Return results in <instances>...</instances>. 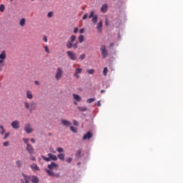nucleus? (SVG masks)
<instances>
[{"mask_svg": "<svg viewBox=\"0 0 183 183\" xmlns=\"http://www.w3.org/2000/svg\"><path fill=\"white\" fill-rule=\"evenodd\" d=\"M44 50L47 54H50V51L48 46H44Z\"/></svg>", "mask_w": 183, "mask_h": 183, "instance_id": "obj_39", "label": "nucleus"}, {"mask_svg": "<svg viewBox=\"0 0 183 183\" xmlns=\"http://www.w3.org/2000/svg\"><path fill=\"white\" fill-rule=\"evenodd\" d=\"M56 151L59 152V153H63L64 152V149L62 147H58L56 149Z\"/></svg>", "mask_w": 183, "mask_h": 183, "instance_id": "obj_37", "label": "nucleus"}, {"mask_svg": "<svg viewBox=\"0 0 183 183\" xmlns=\"http://www.w3.org/2000/svg\"><path fill=\"white\" fill-rule=\"evenodd\" d=\"M24 130L27 134H31L34 131L30 123H28L25 125Z\"/></svg>", "mask_w": 183, "mask_h": 183, "instance_id": "obj_11", "label": "nucleus"}, {"mask_svg": "<svg viewBox=\"0 0 183 183\" xmlns=\"http://www.w3.org/2000/svg\"><path fill=\"white\" fill-rule=\"evenodd\" d=\"M94 14H95V11H92L90 12L89 16V19H91L94 18V16H95Z\"/></svg>", "mask_w": 183, "mask_h": 183, "instance_id": "obj_32", "label": "nucleus"}, {"mask_svg": "<svg viewBox=\"0 0 183 183\" xmlns=\"http://www.w3.org/2000/svg\"><path fill=\"white\" fill-rule=\"evenodd\" d=\"M103 74H104V76H107V74H108V68L107 67L104 68Z\"/></svg>", "mask_w": 183, "mask_h": 183, "instance_id": "obj_30", "label": "nucleus"}, {"mask_svg": "<svg viewBox=\"0 0 183 183\" xmlns=\"http://www.w3.org/2000/svg\"><path fill=\"white\" fill-rule=\"evenodd\" d=\"M87 73H88L89 74L92 75V74H94V73H95V70H94V69H88V70H87Z\"/></svg>", "mask_w": 183, "mask_h": 183, "instance_id": "obj_31", "label": "nucleus"}, {"mask_svg": "<svg viewBox=\"0 0 183 183\" xmlns=\"http://www.w3.org/2000/svg\"><path fill=\"white\" fill-rule=\"evenodd\" d=\"M10 136V133H6L4 139H6Z\"/></svg>", "mask_w": 183, "mask_h": 183, "instance_id": "obj_44", "label": "nucleus"}, {"mask_svg": "<svg viewBox=\"0 0 183 183\" xmlns=\"http://www.w3.org/2000/svg\"><path fill=\"white\" fill-rule=\"evenodd\" d=\"M79 59L81 61H83L84 59H85V54H81L79 56Z\"/></svg>", "mask_w": 183, "mask_h": 183, "instance_id": "obj_40", "label": "nucleus"}, {"mask_svg": "<svg viewBox=\"0 0 183 183\" xmlns=\"http://www.w3.org/2000/svg\"><path fill=\"white\" fill-rule=\"evenodd\" d=\"M61 122L63 126L66 127H70L71 125V123L66 119H63L61 120Z\"/></svg>", "mask_w": 183, "mask_h": 183, "instance_id": "obj_16", "label": "nucleus"}, {"mask_svg": "<svg viewBox=\"0 0 183 183\" xmlns=\"http://www.w3.org/2000/svg\"><path fill=\"white\" fill-rule=\"evenodd\" d=\"M50 152L54 153V154L56 153V152L55 151V149L54 148L50 149Z\"/></svg>", "mask_w": 183, "mask_h": 183, "instance_id": "obj_47", "label": "nucleus"}, {"mask_svg": "<svg viewBox=\"0 0 183 183\" xmlns=\"http://www.w3.org/2000/svg\"><path fill=\"white\" fill-rule=\"evenodd\" d=\"M64 76V70L61 67H58L56 71L55 79L56 81H60Z\"/></svg>", "mask_w": 183, "mask_h": 183, "instance_id": "obj_5", "label": "nucleus"}, {"mask_svg": "<svg viewBox=\"0 0 183 183\" xmlns=\"http://www.w3.org/2000/svg\"><path fill=\"white\" fill-rule=\"evenodd\" d=\"M114 46V43L110 44V47H113Z\"/></svg>", "mask_w": 183, "mask_h": 183, "instance_id": "obj_56", "label": "nucleus"}, {"mask_svg": "<svg viewBox=\"0 0 183 183\" xmlns=\"http://www.w3.org/2000/svg\"><path fill=\"white\" fill-rule=\"evenodd\" d=\"M101 54L102 59H106L108 57V51L107 50V46L105 45H102L100 48Z\"/></svg>", "mask_w": 183, "mask_h": 183, "instance_id": "obj_8", "label": "nucleus"}, {"mask_svg": "<svg viewBox=\"0 0 183 183\" xmlns=\"http://www.w3.org/2000/svg\"><path fill=\"white\" fill-rule=\"evenodd\" d=\"M53 16H54V13L52 11L49 12L47 14L48 18H52Z\"/></svg>", "mask_w": 183, "mask_h": 183, "instance_id": "obj_38", "label": "nucleus"}, {"mask_svg": "<svg viewBox=\"0 0 183 183\" xmlns=\"http://www.w3.org/2000/svg\"><path fill=\"white\" fill-rule=\"evenodd\" d=\"M104 93H105V90H104V89H102V90L101 91V94H104Z\"/></svg>", "mask_w": 183, "mask_h": 183, "instance_id": "obj_55", "label": "nucleus"}, {"mask_svg": "<svg viewBox=\"0 0 183 183\" xmlns=\"http://www.w3.org/2000/svg\"><path fill=\"white\" fill-rule=\"evenodd\" d=\"M26 98L29 100H32L34 99V94L31 91L27 90L26 91Z\"/></svg>", "mask_w": 183, "mask_h": 183, "instance_id": "obj_15", "label": "nucleus"}, {"mask_svg": "<svg viewBox=\"0 0 183 183\" xmlns=\"http://www.w3.org/2000/svg\"><path fill=\"white\" fill-rule=\"evenodd\" d=\"M97 107H101V101L97 102Z\"/></svg>", "mask_w": 183, "mask_h": 183, "instance_id": "obj_53", "label": "nucleus"}, {"mask_svg": "<svg viewBox=\"0 0 183 183\" xmlns=\"http://www.w3.org/2000/svg\"><path fill=\"white\" fill-rule=\"evenodd\" d=\"M76 40V36L75 35H71L70 36V40L67 41V43L66 44V46L68 49H72V43H74Z\"/></svg>", "mask_w": 183, "mask_h": 183, "instance_id": "obj_6", "label": "nucleus"}, {"mask_svg": "<svg viewBox=\"0 0 183 183\" xmlns=\"http://www.w3.org/2000/svg\"><path fill=\"white\" fill-rule=\"evenodd\" d=\"M107 11H108V4H103L101 8V12L103 14H105L107 13Z\"/></svg>", "mask_w": 183, "mask_h": 183, "instance_id": "obj_18", "label": "nucleus"}, {"mask_svg": "<svg viewBox=\"0 0 183 183\" xmlns=\"http://www.w3.org/2000/svg\"><path fill=\"white\" fill-rule=\"evenodd\" d=\"M43 40L44 41L45 43L48 42V38L46 35L43 36Z\"/></svg>", "mask_w": 183, "mask_h": 183, "instance_id": "obj_41", "label": "nucleus"}, {"mask_svg": "<svg viewBox=\"0 0 183 183\" xmlns=\"http://www.w3.org/2000/svg\"><path fill=\"white\" fill-rule=\"evenodd\" d=\"M57 157L61 160V161H64L65 160V154L63 153H60L57 155Z\"/></svg>", "mask_w": 183, "mask_h": 183, "instance_id": "obj_22", "label": "nucleus"}, {"mask_svg": "<svg viewBox=\"0 0 183 183\" xmlns=\"http://www.w3.org/2000/svg\"><path fill=\"white\" fill-rule=\"evenodd\" d=\"M86 19H88V14H85L83 17H82V19L83 20H86Z\"/></svg>", "mask_w": 183, "mask_h": 183, "instance_id": "obj_43", "label": "nucleus"}, {"mask_svg": "<svg viewBox=\"0 0 183 183\" xmlns=\"http://www.w3.org/2000/svg\"><path fill=\"white\" fill-rule=\"evenodd\" d=\"M23 141L26 144V146H28V144H29V139L28 138H23Z\"/></svg>", "mask_w": 183, "mask_h": 183, "instance_id": "obj_34", "label": "nucleus"}, {"mask_svg": "<svg viewBox=\"0 0 183 183\" xmlns=\"http://www.w3.org/2000/svg\"><path fill=\"white\" fill-rule=\"evenodd\" d=\"M26 149L30 154H32L34 152V149L30 144H27Z\"/></svg>", "mask_w": 183, "mask_h": 183, "instance_id": "obj_13", "label": "nucleus"}, {"mask_svg": "<svg viewBox=\"0 0 183 183\" xmlns=\"http://www.w3.org/2000/svg\"><path fill=\"white\" fill-rule=\"evenodd\" d=\"M78 41L80 44H82V42H84V35H80L78 37Z\"/></svg>", "mask_w": 183, "mask_h": 183, "instance_id": "obj_27", "label": "nucleus"}, {"mask_svg": "<svg viewBox=\"0 0 183 183\" xmlns=\"http://www.w3.org/2000/svg\"><path fill=\"white\" fill-rule=\"evenodd\" d=\"M74 126H78V121L74 120Z\"/></svg>", "mask_w": 183, "mask_h": 183, "instance_id": "obj_51", "label": "nucleus"}, {"mask_svg": "<svg viewBox=\"0 0 183 183\" xmlns=\"http://www.w3.org/2000/svg\"><path fill=\"white\" fill-rule=\"evenodd\" d=\"M97 29L99 32H102V21H100L98 23V25L97 26Z\"/></svg>", "mask_w": 183, "mask_h": 183, "instance_id": "obj_20", "label": "nucleus"}, {"mask_svg": "<svg viewBox=\"0 0 183 183\" xmlns=\"http://www.w3.org/2000/svg\"><path fill=\"white\" fill-rule=\"evenodd\" d=\"M10 2H13V0H10Z\"/></svg>", "mask_w": 183, "mask_h": 183, "instance_id": "obj_59", "label": "nucleus"}, {"mask_svg": "<svg viewBox=\"0 0 183 183\" xmlns=\"http://www.w3.org/2000/svg\"><path fill=\"white\" fill-rule=\"evenodd\" d=\"M84 32H85V29L82 28V29H81L79 30V34H84Z\"/></svg>", "mask_w": 183, "mask_h": 183, "instance_id": "obj_45", "label": "nucleus"}, {"mask_svg": "<svg viewBox=\"0 0 183 183\" xmlns=\"http://www.w3.org/2000/svg\"><path fill=\"white\" fill-rule=\"evenodd\" d=\"M66 54H67V56H68V57L69 58L70 60L76 61V54H75V52H74L72 51H67Z\"/></svg>", "mask_w": 183, "mask_h": 183, "instance_id": "obj_9", "label": "nucleus"}, {"mask_svg": "<svg viewBox=\"0 0 183 183\" xmlns=\"http://www.w3.org/2000/svg\"><path fill=\"white\" fill-rule=\"evenodd\" d=\"M25 182H22V183H30L29 179L32 182V183H39V178L36 176H31L28 177L26 175H24Z\"/></svg>", "mask_w": 183, "mask_h": 183, "instance_id": "obj_3", "label": "nucleus"}, {"mask_svg": "<svg viewBox=\"0 0 183 183\" xmlns=\"http://www.w3.org/2000/svg\"><path fill=\"white\" fill-rule=\"evenodd\" d=\"M5 11V6L4 4L0 5V11L4 12Z\"/></svg>", "mask_w": 183, "mask_h": 183, "instance_id": "obj_35", "label": "nucleus"}, {"mask_svg": "<svg viewBox=\"0 0 183 183\" xmlns=\"http://www.w3.org/2000/svg\"><path fill=\"white\" fill-rule=\"evenodd\" d=\"M82 73V69L81 68H76L75 69V72L74 74V76L76 78V79H79L81 78V76H79V74H81Z\"/></svg>", "mask_w": 183, "mask_h": 183, "instance_id": "obj_12", "label": "nucleus"}, {"mask_svg": "<svg viewBox=\"0 0 183 183\" xmlns=\"http://www.w3.org/2000/svg\"><path fill=\"white\" fill-rule=\"evenodd\" d=\"M6 59V54L5 51H2V52L0 54V67L5 66V64L4 60Z\"/></svg>", "mask_w": 183, "mask_h": 183, "instance_id": "obj_7", "label": "nucleus"}, {"mask_svg": "<svg viewBox=\"0 0 183 183\" xmlns=\"http://www.w3.org/2000/svg\"><path fill=\"white\" fill-rule=\"evenodd\" d=\"M9 145V142H4V147H8Z\"/></svg>", "mask_w": 183, "mask_h": 183, "instance_id": "obj_48", "label": "nucleus"}, {"mask_svg": "<svg viewBox=\"0 0 183 183\" xmlns=\"http://www.w3.org/2000/svg\"><path fill=\"white\" fill-rule=\"evenodd\" d=\"M30 160L35 162V161H36V158L34 156H31Z\"/></svg>", "mask_w": 183, "mask_h": 183, "instance_id": "obj_42", "label": "nucleus"}, {"mask_svg": "<svg viewBox=\"0 0 183 183\" xmlns=\"http://www.w3.org/2000/svg\"><path fill=\"white\" fill-rule=\"evenodd\" d=\"M26 19L25 18H22L19 21V25L21 27H24L26 26Z\"/></svg>", "mask_w": 183, "mask_h": 183, "instance_id": "obj_19", "label": "nucleus"}, {"mask_svg": "<svg viewBox=\"0 0 183 183\" xmlns=\"http://www.w3.org/2000/svg\"><path fill=\"white\" fill-rule=\"evenodd\" d=\"M73 97L77 102H81V96H79V94H73Z\"/></svg>", "mask_w": 183, "mask_h": 183, "instance_id": "obj_21", "label": "nucleus"}, {"mask_svg": "<svg viewBox=\"0 0 183 183\" xmlns=\"http://www.w3.org/2000/svg\"><path fill=\"white\" fill-rule=\"evenodd\" d=\"M5 133V129L3 125H0V134H4Z\"/></svg>", "mask_w": 183, "mask_h": 183, "instance_id": "obj_28", "label": "nucleus"}, {"mask_svg": "<svg viewBox=\"0 0 183 183\" xmlns=\"http://www.w3.org/2000/svg\"><path fill=\"white\" fill-rule=\"evenodd\" d=\"M31 169L34 171V172H39L40 170V167L37 165V164L36 163H33L31 165Z\"/></svg>", "mask_w": 183, "mask_h": 183, "instance_id": "obj_17", "label": "nucleus"}, {"mask_svg": "<svg viewBox=\"0 0 183 183\" xmlns=\"http://www.w3.org/2000/svg\"><path fill=\"white\" fill-rule=\"evenodd\" d=\"M72 47H73L74 49H78V41H76L74 44H72Z\"/></svg>", "mask_w": 183, "mask_h": 183, "instance_id": "obj_36", "label": "nucleus"}, {"mask_svg": "<svg viewBox=\"0 0 183 183\" xmlns=\"http://www.w3.org/2000/svg\"><path fill=\"white\" fill-rule=\"evenodd\" d=\"M66 162H67V163L72 162V158H71V157L67 158Z\"/></svg>", "mask_w": 183, "mask_h": 183, "instance_id": "obj_46", "label": "nucleus"}, {"mask_svg": "<svg viewBox=\"0 0 183 183\" xmlns=\"http://www.w3.org/2000/svg\"><path fill=\"white\" fill-rule=\"evenodd\" d=\"M31 143L35 144L36 143V139L34 138H31Z\"/></svg>", "mask_w": 183, "mask_h": 183, "instance_id": "obj_49", "label": "nucleus"}, {"mask_svg": "<svg viewBox=\"0 0 183 183\" xmlns=\"http://www.w3.org/2000/svg\"><path fill=\"white\" fill-rule=\"evenodd\" d=\"M3 71V68L1 66H0V71Z\"/></svg>", "mask_w": 183, "mask_h": 183, "instance_id": "obj_57", "label": "nucleus"}, {"mask_svg": "<svg viewBox=\"0 0 183 183\" xmlns=\"http://www.w3.org/2000/svg\"><path fill=\"white\" fill-rule=\"evenodd\" d=\"M34 84H35L36 85H37V86H39V85H40V81H34Z\"/></svg>", "mask_w": 183, "mask_h": 183, "instance_id": "obj_50", "label": "nucleus"}, {"mask_svg": "<svg viewBox=\"0 0 183 183\" xmlns=\"http://www.w3.org/2000/svg\"><path fill=\"white\" fill-rule=\"evenodd\" d=\"M16 167H17L18 168L21 167H22V162H21V160H17V161L16 162Z\"/></svg>", "mask_w": 183, "mask_h": 183, "instance_id": "obj_26", "label": "nucleus"}, {"mask_svg": "<svg viewBox=\"0 0 183 183\" xmlns=\"http://www.w3.org/2000/svg\"><path fill=\"white\" fill-rule=\"evenodd\" d=\"M74 34L78 33V28H74Z\"/></svg>", "mask_w": 183, "mask_h": 183, "instance_id": "obj_52", "label": "nucleus"}, {"mask_svg": "<svg viewBox=\"0 0 183 183\" xmlns=\"http://www.w3.org/2000/svg\"><path fill=\"white\" fill-rule=\"evenodd\" d=\"M31 1H34V0H31Z\"/></svg>", "mask_w": 183, "mask_h": 183, "instance_id": "obj_60", "label": "nucleus"}, {"mask_svg": "<svg viewBox=\"0 0 183 183\" xmlns=\"http://www.w3.org/2000/svg\"><path fill=\"white\" fill-rule=\"evenodd\" d=\"M11 126L14 129H19L20 128V122L19 120L13 121Z\"/></svg>", "mask_w": 183, "mask_h": 183, "instance_id": "obj_10", "label": "nucleus"}, {"mask_svg": "<svg viewBox=\"0 0 183 183\" xmlns=\"http://www.w3.org/2000/svg\"><path fill=\"white\" fill-rule=\"evenodd\" d=\"M105 24H106V26H109L108 19H106Z\"/></svg>", "mask_w": 183, "mask_h": 183, "instance_id": "obj_54", "label": "nucleus"}, {"mask_svg": "<svg viewBox=\"0 0 183 183\" xmlns=\"http://www.w3.org/2000/svg\"><path fill=\"white\" fill-rule=\"evenodd\" d=\"M91 138H92V132H87V133L84 135L83 140H89Z\"/></svg>", "mask_w": 183, "mask_h": 183, "instance_id": "obj_14", "label": "nucleus"}, {"mask_svg": "<svg viewBox=\"0 0 183 183\" xmlns=\"http://www.w3.org/2000/svg\"><path fill=\"white\" fill-rule=\"evenodd\" d=\"M48 168L49 169H46V172L49 177H56V178L60 177L59 173H56L54 172V170L58 169L59 168L58 164H56L54 162H51L50 164H48Z\"/></svg>", "mask_w": 183, "mask_h": 183, "instance_id": "obj_1", "label": "nucleus"}, {"mask_svg": "<svg viewBox=\"0 0 183 183\" xmlns=\"http://www.w3.org/2000/svg\"><path fill=\"white\" fill-rule=\"evenodd\" d=\"M78 109L81 112H85L87 110L86 107H78Z\"/></svg>", "mask_w": 183, "mask_h": 183, "instance_id": "obj_24", "label": "nucleus"}, {"mask_svg": "<svg viewBox=\"0 0 183 183\" xmlns=\"http://www.w3.org/2000/svg\"><path fill=\"white\" fill-rule=\"evenodd\" d=\"M70 130H71L73 133H76V132H77L76 128H75V127H74V126H71V127H70Z\"/></svg>", "mask_w": 183, "mask_h": 183, "instance_id": "obj_33", "label": "nucleus"}, {"mask_svg": "<svg viewBox=\"0 0 183 183\" xmlns=\"http://www.w3.org/2000/svg\"><path fill=\"white\" fill-rule=\"evenodd\" d=\"M47 156H48V157H46L44 156V155H42V156H41V158H42L44 161L47 162H51V160H52V161H57V160H58V157H57V156H56L55 154H51V153H49V154H47Z\"/></svg>", "mask_w": 183, "mask_h": 183, "instance_id": "obj_4", "label": "nucleus"}, {"mask_svg": "<svg viewBox=\"0 0 183 183\" xmlns=\"http://www.w3.org/2000/svg\"><path fill=\"white\" fill-rule=\"evenodd\" d=\"M25 108L29 110L30 112H32L34 110H36L37 108V104L32 101L29 104L28 102H24Z\"/></svg>", "mask_w": 183, "mask_h": 183, "instance_id": "obj_2", "label": "nucleus"}, {"mask_svg": "<svg viewBox=\"0 0 183 183\" xmlns=\"http://www.w3.org/2000/svg\"><path fill=\"white\" fill-rule=\"evenodd\" d=\"M78 103L76 102H74V105H77Z\"/></svg>", "mask_w": 183, "mask_h": 183, "instance_id": "obj_58", "label": "nucleus"}, {"mask_svg": "<svg viewBox=\"0 0 183 183\" xmlns=\"http://www.w3.org/2000/svg\"><path fill=\"white\" fill-rule=\"evenodd\" d=\"M92 21L94 24H97V23L98 22V16L94 15V17L92 19Z\"/></svg>", "mask_w": 183, "mask_h": 183, "instance_id": "obj_23", "label": "nucleus"}, {"mask_svg": "<svg viewBox=\"0 0 183 183\" xmlns=\"http://www.w3.org/2000/svg\"><path fill=\"white\" fill-rule=\"evenodd\" d=\"M95 102V98H90V99H88L87 100H86V102L88 103V104H92L93 102Z\"/></svg>", "mask_w": 183, "mask_h": 183, "instance_id": "obj_29", "label": "nucleus"}, {"mask_svg": "<svg viewBox=\"0 0 183 183\" xmlns=\"http://www.w3.org/2000/svg\"><path fill=\"white\" fill-rule=\"evenodd\" d=\"M76 158H81L82 157V154L81 150H78L77 152L76 153Z\"/></svg>", "mask_w": 183, "mask_h": 183, "instance_id": "obj_25", "label": "nucleus"}]
</instances>
